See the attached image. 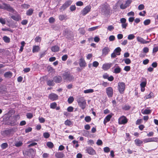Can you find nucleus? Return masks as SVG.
I'll list each match as a JSON object with an SVG mask.
<instances>
[{"instance_id":"obj_59","label":"nucleus","mask_w":158,"mask_h":158,"mask_svg":"<svg viewBox=\"0 0 158 158\" xmlns=\"http://www.w3.org/2000/svg\"><path fill=\"white\" fill-rule=\"evenodd\" d=\"M35 42H40L41 41V38L39 36H36L35 39Z\"/></svg>"},{"instance_id":"obj_16","label":"nucleus","mask_w":158,"mask_h":158,"mask_svg":"<svg viewBox=\"0 0 158 158\" xmlns=\"http://www.w3.org/2000/svg\"><path fill=\"white\" fill-rule=\"evenodd\" d=\"M11 18L16 21H19L21 20V16L18 14H16L15 15H12L11 16Z\"/></svg>"},{"instance_id":"obj_53","label":"nucleus","mask_w":158,"mask_h":158,"mask_svg":"<svg viewBox=\"0 0 158 158\" xmlns=\"http://www.w3.org/2000/svg\"><path fill=\"white\" fill-rule=\"evenodd\" d=\"M144 8V6L143 4H140L138 7V9L139 10H143Z\"/></svg>"},{"instance_id":"obj_48","label":"nucleus","mask_w":158,"mask_h":158,"mask_svg":"<svg viewBox=\"0 0 158 158\" xmlns=\"http://www.w3.org/2000/svg\"><path fill=\"white\" fill-rule=\"evenodd\" d=\"M27 118L29 119H31L33 117V115L32 114L30 113H27V114L26 115Z\"/></svg>"},{"instance_id":"obj_64","label":"nucleus","mask_w":158,"mask_h":158,"mask_svg":"<svg viewBox=\"0 0 158 158\" xmlns=\"http://www.w3.org/2000/svg\"><path fill=\"white\" fill-rule=\"evenodd\" d=\"M73 108L71 106H69L67 108V111L69 112H71L73 111Z\"/></svg>"},{"instance_id":"obj_47","label":"nucleus","mask_w":158,"mask_h":158,"mask_svg":"<svg viewBox=\"0 0 158 158\" xmlns=\"http://www.w3.org/2000/svg\"><path fill=\"white\" fill-rule=\"evenodd\" d=\"M8 146L7 143H2L1 145V147L2 149H5Z\"/></svg>"},{"instance_id":"obj_20","label":"nucleus","mask_w":158,"mask_h":158,"mask_svg":"<svg viewBox=\"0 0 158 158\" xmlns=\"http://www.w3.org/2000/svg\"><path fill=\"white\" fill-rule=\"evenodd\" d=\"M110 51V49L108 47H105L102 50V54L106 56L108 54Z\"/></svg>"},{"instance_id":"obj_15","label":"nucleus","mask_w":158,"mask_h":158,"mask_svg":"<svg viewBox=\"0 0 158 158\" xmlns=\"http://www.w3.org/2000/svg\"><path fill=\"white\" fill-rule=\"evenodd\" d=\"M131 2L127 0L126 2V3L125 4H122L120 6V8L121 9H126L127 7L129 6Z\"/></svg>"},{"instance_id":"obj_17","label":"nucleus","mask_w":158,"mask_h":158,"mask_svg":"<svg viewBox=\"0 0 158 158\" xmlns=\"http://www.w3.org/2000/svg\"><path fill=\"white\" fill-rule=\"evenodd\" d=\"M119 122L120 124H124L126 123L127 122V120L126 117L124 116H122L119 119Z\"/></svg>"},{"instance_id":"obj_10","label":"nucleus","mask_w":158,"mask_h":158,"mask_svg":"<svg viewBox=\"0 0 158 158\" xmlns=\"http://www.w3.org/2000/svg\"><path fill=\"white\" fill-rule=\"evenodd\" d=\"M3 9L6 10L7 11L10 12H14L15 11L14 10L9 4H7L4 3Z\"/></svg>"},{"instance_id":"obj_35","label":"nucleus","mask_w":158,"mask_h":158,"mask_svg":"<svg viewBox=\"0 0 158 158\" xmlns=\"http://www.w3.org/2000/svg\"><path fill=\"white\" fill-rule=\"evenodd\" d=\"M3 40L6 43H8L10 42V39L6 36L3 37Z\"/></svg>"},{"instance_id":"obj_36","label":"nucleus","mask_w":158,"mask_h":158,"mask_svg":"<svg viewBox=\"0 0 158 158\" xmlns=\"http://www.w3.org/2000/svg\"><path fill=\"white\" fill-rule=\"evenodd\" d=\"M57 106V104L55 102H52L50 104V108L52 109H55L56 107Z\"/></svg>"},{"instance_id":"obj_5","label":"nucleus","mask_w":158,"mask_h":158,"mask_svg":"<svg viewBox=\"0 0 158 158\" xmlns=\"http://www.w3.org/2000/svg\"><path fill=\"white\" fill-rule=\"evenodd\" d=\"M62 77L64 80H67L69 81L74 79V77L69 72H65L63 74Z\"/></svg>"},{"instance_id":"obj_28","label":"nucleus","mask_w":158,"mask_h":158,"mask_svg":"<svg viewBox=\"0 0 158 158\" xmlns=\"http://www.w3.org/2000/svg\"><path fill=\"white\" fill-rule=\"evenodd\" d=\"M4 77L6 78H10L12 76V73L10 72H7L4 74Z\"/></svg>"},{"instance_id":"obj_33","label":"nucleus","mask_w":158,"mask_h":158,"mask_svg":"<svg viewBox=\"0 0 158 158\" xmlns=\"http://www.w3.org/2000/svg\"><path fill=\"white\" fill-rule=\"evenodd\" d=\"M33 12V10L32 9H29L26 12V14L27 15L30 16L32 15Z\"/></svg>"},{"instance_id":"obj_25","label":"nucleus","mask_w":158,"mask_h":158,"mask_svg":"<svg viewBox=\"0 0 158 158\" xmlns=\"http://www.w3.org/2000/svg\"><path fill=\"white\" fill-rule=\"evenodd\" d=\"M60 48L57 45H55L51 48V50L53 52H56L59 51Z\"/></svg>"},{"instance_id":"obj_19","label":"nucleus","mask_w":158,"mask_h":158,"mask_svg":"<svg viewBox=\"0 0 158 158\" xmlns=\"http://www.w3.org/2000/svg\"><path fill=\"white\" fill-rule=\"evenodd\" d=\"M157 138H148L144 139L143 141L145 143L151 142L156 141Z\"/></svg>"},{"instance_id":"obj_27","label":"nucleus","mask_w":158,"mask_h":158,"mask_svg":"<svg viewBox=\"0 0 158 158\" xmlns=\"http://www.w3.org/2000/svg\"><path fill=\"white\" fill-rule=\"evenodd\" d=\"M121 51V48L118 47L116 48L114 50V52L116 53L117 55H119L120 54V52Z\"/></svg>"},{"instance_id":"obj_40","label":"nucleus","mask_w":158,"mask_h":158,"mask_svg":"<svg viewBox=\"0 0 158 158\" xmlns=\"http://www.w3.org/2000/svg\"><path fill=\"white\" fill-rule=\"evenodd\" d=\"M99 27L98 26L94 27L91 28H90L88 29L89 31H92L95 30L96 29H98Z\"/></svg>"},{"instance_id":"obj_38","label":"nucleus","mask_w":158,"mask_h":158,"mask_svg":"<svg viewBox=\"0 0 158 158\" xmlns=\"http://www.w3.org/2000/svg\"><path fill=\"white\" fill-rule=\"evenodd\" d=\"M153 95V93L152 92H151L149 94H148L147 95H146L145 96V98H146V99L150 98H152V96Z\"/></svg>"},{"instance_id":"obj_43","label":"nucleus","mask_w":158,"mask_h":158,"mask_svg":"<svg viewBox=\"0 0 158 158\" xmlns=\"http://www.w3.org/2000/svg\"><path fill=\"white\" fill-rule=\"evenodd\" d=\"M94 90L93 89H86V90H85L84 91V93H92L94 92Z\"/></svg>"},{"instance_id":"obj_11","label":"nucleus","mask_w":158,"mask_h":158,"mask_svg":"<svg viewBox=\"0 0 158 158\" xmlns=\"http://www.w3.org/2000/svg\"><path fill=\"white\" fill-rule=\"evenodd\" d=\"M85 150L88 154L90 155H93L96 153L95 151L92 147L86 148Z\"/></svg>"},{"instance_id":"obj_39","label":"nucleus","mask_w":158,"mask_h":158,"mask_svg":"<svg viewBox=\"0 0 158 158\" xmlns=\"http://www.w3.org/2000/svg\"><path fill=\"white\" fill-rule=\"evenodd\" d=\"M131 108V106L129 105H125L123 107V109L125 110H128Z\"/></svg>"},{"instance_id":"obj_23","label":"nucleus","mask_w":158,"mask_h":158,"mask_svg":"<svg viewBox=\"0 0 158 158\" xmlns=\"http://www.w3.org/2000/svg\"><path fill=\"white\" fill-rule=\"evenodd\" d=\"M86 64L85 62L83 59L81 58L80 59L79 65L80 67H85Z\"/></svg>"},{"instance_id":"obj_13","label":"nucleus","mask_w":158,"mask_h":158,"mask_svg":"<svg viewBox=\"0 0 158 158\" xmlns=\"http://www.w3.org/2000/svg\"><path fill=\"white\" fill-rule=\"evenodd\" d=\"M114 68V71L113 72L115 74L119 73L121 70V69L120 67L118 66L117 64H116L113 69Z\"/></svg>"},{"instance_id":"obj_29","label":"nucleus","mask_w":158,"mask_h":158,"mask_svg":"<svg viewBox=\"0 0 158 158\" xmlns=\"http://www.w3.org/2000/svg\"><path fill=\"white\" fill-rule=\"evenodd\" d=\"M47 85L49 86H53L54 85L55 83L52 80H48L47 82Z\"/></svg>"},{"instance_id":"obj_49","label":"nucleus","mask_w":158,"mask_h":158,"mask_svg":"<svg viewBox=\"0 0 158 158\" xmlns=\"http://www.w3.org/2000/svg\"><path fill=\"white\" fill-rule=\"evenodd\" d=\"M43 136L45 138H48L49 137L50 135L48 132H45L43 134Z\"/></svg>"},{"instance_id":"obj_6","label":"nucleus","mask_w":158,"mask_h":158,"mask_svg":"<svg viewBox=\"0 0 158 158\" xmlns=\"http://www.w3.org/2000/svg\"><path fill=\"white\" fill-rule=\"evenodd\" d=\"M125 84L122 82H119L118 84V88L119 92L121 94H123L124 93V91L125 89Z\"/></svg>"},{"instance_id":"obj_8","label":"nucleus","mask_w":158,"mask_h":158,"mask_svg":"<svg viewBox=\"0 0 158 158\" xmlns=\"http://www.w3.org/2000/svg\"><path fill=\"white\" fill-rule=\"evenodd\" d=\"M106 92L109 98L112 97L113 94V89L111 87H108L106 89Z\"/></svg>"},{"instance_id":"obj_30","label":"nucleus","mask_w":158,"mask_h":158,"mask_svg":"<svg viewBox=\"0 0 158 158\" xmlns=\"http://www.w3.org/2000/svg\"><path fill=\"white\" fill-rule=\"evenodd\" d=\"M151 112V110L147 109H145L144 110H143L142 111V113L144 114H149Z\"/></svg>"},{"instance_id":"obj_45","label":"nucleus","mask_w":158,"mask_h":158,"mask_svg":"<svg viewBox=\"0 0 158 158\" xmlns=\"http://www.w3.org/2000/svg\"><path fill=\"white\" fill-rule=\"evenodd\" d=\"M23 144V143L22 142L19 141L16 142L15 143V146L17 147H19L21 146Z\"/></svg>"},{"instance_id":"obj_21","label":"nucleus","mask_w":158,"mask_h":158,"mask_svg":"<svg viewBox=\"0 0 158 158\" xmlns=\"http://www.w3.org/2000/svg\"><path fill=\"white\" fill-rule=\"evenodd\" d=\"M55 156L57 158H62L64 157V154L62 152H56L55 154Z\"/></svg>"},{"instance_id":"obj_55","label":"nucleus","mask_w":158,"mask_h":158,"mask_svg":"<svg viewBox=\"0 0 158 158\" xmlns=\"http://www.w3.org/2000/svg\"><path fill=\"white\" fill-rule=\"evenodd\" d=\"M124 62L126 64H128L131 63V60L129 58H126L124 60Z\"/></svg>"},{"instance_id":"obj_32","label":"nucleus","mask_w":158,"mask_h":158,"mask_svg":"<svg viewBox=\"0 0 158 158\" xmlns=\"http://www.w3.org/2000/svg\"><path fill=\"white\" fill-rule=\"evenodd\" d=\"M39 47L38 46H35L33 47L32 52H38L39 51Z\"/></svg>"},{"instance_id":"obj_54","label":"nucleus","mask_w":158,"mask_h":158,"mask_svg":"<svg viewBox=\"0 0 158 158\" xmlns=\"http://www.w3.org/2000/svg\"><path fill=\"white\" fill-rule=\"evenodd\" d=\"M70 9L72 11L75 10L76 9L75 6V5L71 6L70 7Z\"/></svg>"},{"instance_id":"obj_12","label":"nucleus","mask_w":158,"mask_h":158,"mask_svg":"<svg viewBox=\"0 0 158 158\" xmlns=\"http://www.w3.org/2000/svg\"><path fill=\"white\" fill-rule=\"evenodd\" d=\"M113 63H107L104 64L102 66V68L104 70H106L109 69L113 65Z\"/></svg>"},{"instance_id":"obj_3","label":"nucleus","mask_w":158,"mask_h":158,"mask_svg":"<svg viewBox=\"0 0 158 158\" xmlns=\"http://www.w3.org/2000/svg\"><path fill=\"white\" fill-rule=\"evenodd\" d=\"M17 129L15 128H11L8 130H5L4 131L1 132L2 135L5 137L7 136L10 135L14 132H15Z\"/></svg>"},{"instance_id":"obj_22","label":"nucleus","mask_w":158,"mask_h":158,"mask_svg":"<svg viewBox=\"0 0 158 158\" xmlns=\"http://www.w3.org/2000/svg\"><path fill=\"white\" fill-rule=\"evenodd\" d=\"M53 81L56 83H59L61 82L62 80V78L60 76L54 77L53 78Z\"/></svg>"},{"instance_id":"obj_1","label":"nucleus","mask_w":158,"mask_h":158,"mask_svg":"<svg viewBox=\"0 0 158 158\" xmlns=\"http://www.w3.org/2000/svg\"><path fill=\"white\" fill-rule=\"evenodd\" d=\"M100 9L102 15H109L110 8V5L106 2L102 4L100 6Z\"/></svg>"},{"instance_id":"obj_41","label":"nucleus","mask_w":158,"mask_h":158,"mask_svg":"<svg viewBox=\"0 0 158 158\" xmlns=\"http://www.w3.org/2000/svg\"><path fill=\"white\" fill-rule=\"evenodd\" d=\"M74 100V98L73 97H70L68 100V102L69 103H71L73 102Z\"/></svg>"},{"instance_id":"obj_31","label":"nucleus","mask_w":158,"mask_h":158,"mask_svg":"<svg viewBox=\"0 0 158 158\" xmlns=\"http://www.w3.org/2000/svg\"><path fill=\"white\" fill-rule=\"evenodd\" d=\"M67 16L64 15H60L59 16V19L61 21H63L66 19Z\"/></svg>"},{"instance_id":"obj_9","label":"nucleus","mask_w":158,"mask_h":158,"mask_svg":"<svg viewBox=\"0 0 158 158\" xmlns=\"http://www.w3.org/2000/svg\"><path fill=\"white\" fill-rule=\"evenodd\" d=\"M91 9V6L90 5L87 6L83 9L81 13L83 15L85 16L90 11Z\"/></svg>"},{"instance_id":"obj_57","label":"nucleus","mask_w":158,"mask_h":158,"mask_svg":"<svg viewBox=\"0 0 158 158\" xmlns=\"http://www.w3.org/2000/svg\"><path fill=\"white\" fill-rule=\"evenodd\" d=\"M103 150L105 152L108 153L110 151V149L108 147H106L103 148Z\"/></svg>"},{"instance_id":"obj_56","label":"nucleus","mask_w":158,"mask_h":158,"mask_svg":"<svg viewBox=\"0 0 158 158\" xmlns=\"http://www.w3.org/2000/svg\"><path fill=\"white\" fill-rule=\"evenodd\" d=\"M99 65V63L97 61H94L93 63V66L95 67H97Z\"/></svg>"},{"instance_id":"obj_63","label":"nucleus","mask_w":158,"mask_h":158,"mask_svg":"<svg viewBox=\"0 0 158 158\" xmlns=\"http://www.w3.org/2000/svg\"><path fill=\"white\" fill-rule=\"evenodd\" d=\"M131 69V67L130 66H127L125 67L124 68V70L126 71H128L130 70Z\"/></svg>"},{"instance_id":"obj_50","label":"nucleus","mask_w":158,"mask_h":158,"mask_svg":"<svg viewBox=\"0 0 158 158\" xmlns=\"http://www.w3.org/2000/svg\"><path fill=\"white\" fill-rule=\"evenodd\" d=\"M47 69L50 72H53L54 71V69L53 68L50 66L48 67Z\"/></svg>"},{"instance_id":"obj_37","label":"nucleus","mask_w":158,"mask_h":158,"mask_svg":"<svg viewBox=\"0 0 158 158\" xmlns=\"http://www.w3.org/2000/svg\"><path fill=\"white\" fill-rule=\"evenodd\" d=\"M64 123L66 125H68V126H70L72 125V122L68 120H67L65 121Z\"/></svg>"},{"instance_id":"obj_2","label":"nucleus","mask_w":158,"mask_h":158,"mask_svg":"<svg viewBox=\"0 0 158 158\" xmlns=\"http://www.w3.org/2000/svg\"><path fill=\"white\" fill-rule=\"evenodd\" d=\"M4 119L5 120H9L8 122V124L11 126H15L18 124V123L17 121L12 117H11L9 114H6L4 115Z\"/></svg>"},{"instance_id":"obj_42","label":"nucleus","mask_w":158,"mask_h":158,"mask_svg":"<svg viewBox=\"0 0 158 158\" xmlns=\"http://www.w3.org/2000/svg\"><path fill=\"white\" fill-rule=\"evenodd\" d=\"M135 38V35L133 34H131L128 35L127 39L129 40H131L134 39Z\"/></svg>"},{"instance_id":"obj_18","label":"nucleus","mask_w":158,"mask_h":158,"mask_svg":"<svg viewBox=\"0 0 158 158\" xmlns=\"http://www.w3.org/2000/svg\"><path fill=\"white\" fill-rule=\"evenodd\" d=\"M137 40L138 42L143 44H147L149 42V41H147L143 38L139 36L137 37Z\"/></svg>"},{"instance_id":"obj_51","label":"nucleus","mask_w":158,"mask_h":158,"mask_svg":"<svg viewBox=\"0 0 158 158\" xmlns=\"http://www.w3.org/2000/svg\"><path fill=\"white\" fill-rule=\"evenodd\" d=\"M112 115L110 114H108L107 115L105 118V120H106L107 121H109L112 117Z\"/></svg>"},{"instance_id":"obj_7","label":"nucleus","mask_w":158,"mask_h":158,"mask_svg":"<svg viewBox=\"0 0 158 158\" xmlns=\"http://www.w3.org/2000/svg\"><path fill=\"white\" fill-rule=\"evenodd\" d=\"M72 2V1L71 0H68L66 1L61 6L60 9L61 10H64L71 4Z\"/></svg>"},{"instance_id":"obj_46","label":"nucleus","mask_w":158,"mask_h":158,"mask_svg":"<svg viewBox=\"0 0 158 158\" xmlns=\"http://www.w3.org/2000/svg\"><path fill=\"white\" fill-rule=\"evenodd\" d=\"M85 120L87 122H90L91 120V117L89 116H87L85 117Z\"/></svg>"},{"instance_id":"obj_14","label":"nucleus","mask_w":158,"mask_h":158,"mask_svg":"<svg viewBox=\"0 0 158 158\" xmlns=\"http://www.w3.org/2000/svg\"><path fill=\"white\" fill-rule=\"evenodd\" d=\"M48 98L51 100L54 101L57 99L58 98V96L56 94L52 93L49 95Z\"/></svg>"},{"instance_id":"obj_24","label":"nucleus","mask_w":158,"mask_h":158,"mask_svg":"<svg viewBox=\"0 0 158 158\" xmlns=\"http://www.w3.org/2000/svg\"><path fill=\"white\" fill-rule=\"evenodd\" d=\"M143 141L138 139H136L135 140V143L136 145L138 146H140L143 143Z\"/></svg>"},{"instance_id":"obj_26","label":"nucleus","mask_w":158,"mask_h":158,"mask_svg":"<svg viewBox=\"0 0 158 158\" xmlns=\"http://www.w3.org/2000/svg\"><path fill=\"white\" fill-rule=\"evenodd\" d=\"M64 34L65 36L66 37L67 39H69L71 38L70 32H69L68 31H64Z\"/></svg>"},{"instance_id":"obj_34","label":"nucleus","mask_w":158,"mask_h":158,"mask_svg":"<svg viewBox=\"0 0 158 158\" xmlns=\"http://www.w3.org/2000/svg\"><path fill=\"white\" fill-rule=\"evenodd\" d=\"M46 145L48 148H52L54 147L53 144L51 142H47Z\"/></svg>"},{"instance_id":"obj_62","label":"nucleus","mask_w":158,"mask_h":158,"mask_svg":"<svg viewBox=\"0 0 158 158\" xmlns=\"http://www.w3.org/2000/svg\"><path fill=\"white\" fill-rule=\"evenodd\" d=\"M55 21V19L52 17L50 18L49 19V22L50 23H52Z\"/></svg>"},{"instance_id":"obj_61","label":"nucleus","mask_w":158,"mask_h":158,"mask_svg":"<svg viewBox=\"0 0 158 158\" xmlns=\"http://www.w3.org/2000/svg\"><path fill=\"white\" fill-rule=\"evenodd\" d=\"M0 23L2 24H6V21L5 19L2 18H0Z\"/></svg>"},{"instance_id":"obj_60","label":"nucleus","mask_w":158,"mask_h":158,"mask_svg":"<svg viewBox=\"0 0 158 158\" xmlns=\"http://www.w3.org/2000/svg\"><path fill=\"white\" fill-rule=\"evenodd\" d=\"M114 29V27L112 25L109 26L107 27V29L110 31H111Z\"/></svg>"},{"instance_id":"obj_58","label":"nucleus","mask_w":158,"mask_h":158,"mask_svg":"<svg viewBox=\"0 0 158 158\" xmlns=\"http://www.w3.org/2000/svg\"><path fill=\"white\" fill-rule=\"evenodd\" d=\"M76 5L77 6H81L83 5V3L81 1H79L76 3Z\"/></svg>"},{"instance_id":"obj_4","label":"nucleus","mask_w":158,"mask_h":158,"mask_svg":"<svg viewBox=\"0 0 158 158\" xmlns=\"http://www.w3.org/2000/svg\"><path fill=\"white\" fill-rule=\"evenodd\" d=\"M77 101L79 106L82 109H84L85 107L86 104V101L84 98L81 97L77 99Z\"/></svg>"},{"instance_id":"obj_52","label":"nucleus","mask_w":158,"mask_h":158,"mask_svg":"<svg viewBox=\"0 0 158 158\" xmlns=\"http://www.w3.org/2000/svg\"><path fill=\"white\" fill-rule=\"evenodd\" d=\"M83 135L85 136H87L89 135V132L87 131L84 130L83 131Z\"/></svg>"},{"instance_id":"obj_44","label":"nucleus","mask_w":158,"mask_h":158,"mask_svg":"<svg viewBox=\"0 0 158 158\" xmlns=\"http://www.w3.org/2000/svg\"><path fill=\"white\" fill-rule=\"evenodd\" d=\"M150 22H151L150 20L149 19H147L145 20L144 21L143 23H144V24L145 25H148V24H149L150 23Z\"/></svg>"}]
</instances>
